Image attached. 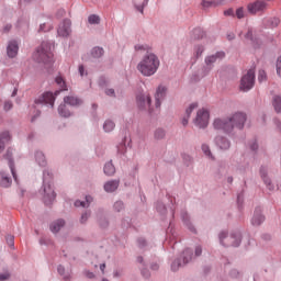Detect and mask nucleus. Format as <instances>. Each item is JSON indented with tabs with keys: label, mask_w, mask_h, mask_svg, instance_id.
I'll use <instances>...</instances> for the list:
<instances>
[{
	"label": "nucleus",
	"mask_w": 281,
	"mask_h": 281,
	"mask_svg": "<svg viewBox=\"0 0 281 281\" xmlns=\"http://www.w3.org/2000/svg\"><path fill=\"white\" fill-rule=\"evenodd\" d=\"M243 201H245V195H243V193H239L237 195V205H238L239 210L243 207Z\"/></svg>",
	"instance_id": "nucleus-56"
},
{
	"label": "nucleus",
	"mask_w": 281,
	"mask_h": 281,
	"mask_svg": "<svg viewBox=\"0 0 281 281\" xmlns=\"http://www.w3.org/2000/svg\"><path fill=\"white\" fill-rule=\"evenodd\" d=\"M35 161L38 166H41V168H45V166H47L45 154H43L41 150L35 151Z\"/></svg>",
	"instance_id": "nucleus-27"
},
{
	"label": "nucleus",
	"mask_w": 281,
	"mask_h": 281,
	"mask_svg": "<svg viewBox=\"0 0 281 281\" xmlns=\"http://www.w3.org/2000/svg\"><path fill=\"white\" fill-rule=\"evenodd\" d=\"M56 85H58L59 90L53 92H44L40 98L35 99V104H44L45 106H49V109H54V102H56V95H60L61 91H67V82L61 76H57L55 78Z\"/></svg>",
	"instance_id": "nucleus-2"
},
{
	"label": "nucleus",
	"mask_w": 281,
	"mask_h": 281,
	"mask_svg": "<svg viewBox=\"0 0 281 281\" xmlns=\"http://www.w3.org/2000/svg\"><path fill=\"white\" fill-rule=\"evenodd\" d=\"M63 227H65V220L59 218L50 224L49 229L53 234H58Z\"/></svg>",
	"instance_id": "nucleus-25"
},
{
	"label": "nucleus",
	"mask_w": 281,
	"mask_h": 281,
	"mask_svg": "<svg viewBox=\"0 0 281 281\" xmlns=\"http://www.w3.org/2000/svg\"><path fill=\"white\" fill-rule=\"evenodd\" d=\"M267 80V72L265 70H259L258 72V81L265 82Z\"/></svg>",
	"instance_id": "nucleus-52"
},
{
	"label": "nucleus",
	"mask_w": 281,
	"mask_h": 281,
	"mask_svg": "<svg viewBox=\"0 0 281 281\" xmlns=\"http://www.w3.org/2000/svg\"><path fill=\"white\" fill-rule=\"evenodd\" d=\"M203 52H205V46L202 44H196L193 48V56L201 58V56H203Z\"/></svg>",
	"instance_id": "nucleus-37"
},
{
	"label": "nucleus",
	"mask_w": 281,
	"mask_h": 281,
	"mask_svg": "<svg viewBox=\"0 0 281 281\" xmlns=\"http://www.w3.org/2000/svg\"><path fill=\"white\" fill-rule=\"evenodd\" d=\"M223 58H225V52H216L211 56H206L204 59L206 67L202 68V77L207 76V74H210L214 67L213 64L216 63V60H223Z\"/></svg>",
	"instance_id": "nucleus-10"
},
{
	"label": "nucleus",
	"mask_w": 281,
	"mask_h": 281,
	"mask_svg": "<svg viewBox=\"0 0 281 281\" xmlns=\"http://www.w3.org/2000/svg\"><path fill=\"white\" fill-rule=\"evenodd\" d=\"M0 186L1 188H10L12 186V178L5 171H0Z\"/></svg>",
	"instance_id": "nucleus-24"
},
{
	"label": "nucleus",
	"mask_w": 281,
	"mask_h": 281,
	"mask_svg": "<svg viewBox=\"0 0 281 281\" xmlns=\"http://www.w3.org/2000/svg\"><path fill=\"white\" fill-rule=\"evenodd\" d=\"M117 153L119 155H126V145L119 146Z\"/></svg>",
	"instance_id": "nucleus-61"
},
{
	"label": "nucleus",
	"mask_w": 281,
	"mask_h": 281,
	"mask_svg": "<svg viewBox=\"0 0 281 281\" xmlns=\"http://www.w3.org/2000/svg\"><path fill=\"white\" fill-rule=\"evenodd\" d=\"M189 122H190V116H186V115L182 116L181 119L182 126H188Z\"/></svg>",
	"instance_id": "nucleus-63"
},
{
	"label": "nucleus",
	"mask_w": 281,
	"mask_h": 281,
	"mask_svg": "<svg viewBox=\"0 0 281 281\" xmlns=\"http://www.w3.org/2000/svg\"><path fill=\"white\" fill-rule=\"evenodd\" d=\"M19 55V42L12 40L9 41L7 45V56L8 58H16Z\"/></svg>",
	"instance_id": "nucleus-17"
},
{
	"label": "nucleus",
	"mask_w": 281,
	"mask_h": 281,
	"mask_svg": "<svg viewBox=\"0 0 281 281\" xmlns=\"http://www.w3.org/2000/svg\"><path fill=\"white\" fill-rule=\"evenodd\" d=\"M277 74L281 78V56L277 59Z\"/></svg>",
	"instance_id": "nucleus-58"
},
{
	"label": "nucleus",
	"mask_w": 281,
	"mask_h": 281,
	"mask_svg": "<svg viewBox=\"0 0 281 281\" xmlns=\"http://www.w3.org/2000/svg\"><path fill=\"white\" fill-rule=\"evenodd\" d=\"M161 61L155 53L145 54L136 66L137 71L145 78H150L159 71Z\"/></svg>",
	"instance_id": "nucleus-1"
},
{
	"label": "nucleus",
	"mask_w": 281,
	"mask_h": 281,
	"mask_svg": "<svg viewBox=\"0 0 281 281\" xmlns=\"http://www.w3.org/2000/svg\"><path fill=\"white\" fill-rule=\"evenodd\" d=\"M229 276H231V278H239V277H240V273H239L238 270L233 269V270H231Z\"/></svg>",
	"instance_id": "nucleus-62"
},
{
	"label": "nucleus",
	"mask_w": 281,
	"mask_h": 281,
	"mask_svg": "<svg viewBox=\"0 0 281 281\" xmlns=\"http://www.w3.org/2000/svg\"><path fill=\"white\" fill-rule=\"evenodd\" d=\"M12 139L9 131H4L0 133V153L5 150V144H8Z\"/></svg>",
	"instance_id": "nucleus-23"
},
{
	"label": "nucleus",
	"mask_w": 281,
	"mask_h": 281,
	"mask_svg": "<svg viewBox=\"0 0 281 281\" xmlns=\"http://www.w3.org/2000/svg\"><path fill=\"white\" fill-rule=\"evenodd\" d=\"M267 5L265 0H256L255 2L248 3L247 11L249 14H260L267 10Z\"/></svg>",
	"instance_id": "nucleus-13"
},
{
	"label": "nucleus",
	"mask_w": 281,
	"mask_h": 281,
	"mask_svg": "<svg viewBox=\"0 0 281 281\" xmlns=\"http://www.w3.org/2000/svg\"><path fill=\"white\" fill-rule=\"evenodd\" d=\"M261 223H265V215L262 214V209L259 206L255 209L252 218H251V225L254 227H259Z\"/></svg>",
	"instance_id": "nucleus-18"
},
{
	"label": "nucleus",
	"mask_w": 281,
	"mask_h": 281,
	"mask_svg": "<svg viewBox=\"0 0 281 281\" xmlns=\"http://www.w3.org/2000/svg\"><path fill=\"white\" fill-rule=\"evenodd\" d=\"M231 117L233 122V126L237 128V131H243L245 128V123L247 122V114L244 112H235Z\"/></svg>",
	"instance_id": "nucleus-12"
},
{
	"label": "nucleus",
	"mask_w": 281,
	"mask_h": 281,
	"mask_svg": "<svg viewBox=\"0 0 281 281\" xmlns=\"http://www.w3.org/2000/svg\"><path fill=\"white\" fill-rule=\"evenodd\" d=\"M83 276H86V278H88V280H93V278H95V273H93L89 270H85Z\"/></svg>",
	"instance_id": "nucleus-57"
},
{
	"label": "nucleus",
	"mask_w": 281,
	"mask_h": 281,
	"mask_svg": "<svg viewBox=\"0 0 281 281\" xmlns=\"http://www.w3.org/2000/svg\"><path fill=\"white\" fill-rule=\"evenodd\" d=\"M13 106H14V103H12V101H10V100H7V101H4L3 110L5 112L12 111Z\"/></svg>",
	"instance_id": "nucleus-51"
},
{
	"label": "nucleus",
	"mask_w": 281,
	"mask_h": 281,
	"mask_svg": "<svg viewBox=\"0 0 281 281\" xmlns=\"http://www.w3.org/2000/svg\"><path fill=\"white\" fill-rule=\"evenodd\" d=\"M272 106H273L276 113H281V97L280 95H274L272 98Z\"/></svg>",
	"instance_id": "nucleus-36"
},
{
	"label": "nucleus",
	"mask_w": 281,
	"mask_h": 281,
	"mask_svg": "<svg viewBox=\"0 0 281 281\" xmlns=\"http://www.w3.org/2000/svg\"><path fill=\"white\" fill-rule=\"evenodd\" d=\"M54 176L49 172V169H45L43 171V186H42V194L43 201L45 205H52L54 201H56V191H54V187L52 186V181Z\"/></svg>",
	"instance_id": "nucleus-3"
},
{
	"label": "nucleus",
	"mask_w": 281,
	"mask_h": 281,
	"mask_svg": "<svg viewBox=\"0 0 281 281\" xmlns=\"http://www.w3.org/2000/svg\"><path fill=\"white\" fill-rule=\"evenodd\" d=\"M254 85H256V71L249 69L247 74L241 77L239 89L240 91H244V93H247V91L254 89Z\"/></svg>",
	"instance_id": "nucleus-8"
},
{
	"label": "nucleus",
	"mask_w": 281,
	"mask_h": 281,
	"mask_svg": "<svg viewBox=\"0 0 281 281\" xmlns=\"http://www.w3.org/2000/svg\"><path fill=\"white\" fill-rule=\"evenodd\" d=\"M57 272L59 273V276H61L64 278V280H69V278H71V274H69V272L66 273L65 272V267L61 266V265H59L57 267Z\"/></svg>",
	"instance_id": "nucleus-43"
},
{
	"label": "nucleus",
	"mask_w": 281,
	"mask_h": 281,
	"mask_svg": "<svg viewBox=\"0 0 281 281\" xmlns=\"http://www.w3.org/2000/svg\"><path fill=\"white\" fill-rule=\"evenodd\" d=\"M202 151L203 154L209 157V159L214 160V155L212 154V150L210 149V145L207 144H202Z\"/></svg>",
	"instance_id": "nucleus-39"
},
{
	"label": "nucleus",
	"mask_w": 281,
	"mask_h": 281,
	"mask_svg": "<svg viewBox=\"0 0 281 281\" xmlns=\"http://www.w3.org/2000/svg\"><path fill=\"white\" fill-rule=\"evenodd\" d=\"M193 124L198 128H207V124H210V112L205 109L199 110L193 120Z\"/></svg>",
	"instance_id": "nucleus-11"
},
{
	"label": "nucleus",
	"mask_w": 281,
	"mask_h": 281,
	"mask_svg": "<svg viewBox=\"0 0 281 281\" xmlns=\"http://www.w3.org/2000/svg\"><path fill=\"white\" fill-rule=\"evenodd\" d=\"M58 114L60 115V117H71V112L69 111V109H67L66 103H61L58 106Z\"/></svg>",
	"instance_id": "nucleus-32"
},
{
	"label": "nucleus",
	"mask_w": 281,
	"mask_h": 281,
	"mask_svg": "<svg viewBox=\"0 0 281 281\" xmlns=\"http://www.w3.org/2000/svg\"><path fill=\"white\" fill-rule=\"evenodd\" d=\"M245 38L247 41H251V43L255 47L260 46V41L258 38H254V31L251 29L248 30V32L245 35Z\"/></svg>",
	"instance_id": "nucleus-34"
},
{
	"label": "nucleus",
	"mask_w": 281,
	"mask_h": 281,
	"mask_svg": "<svg viewBox=\"0 0 281 281\" xmlns=\"http://www.w3.org/2000/svg\"><path fill=\"white\" fill-rule=\"evenodd\" d=\"M213 128H215V131H222V133H225L226 135H234L235 127L231 116H228L224 119H215L213 121Z\"/></svg>",
	"instance_id": "nucleus-6"
},
{
	"label": "nucleus",
	"mask_w": 281,
	"mask_h": 281,
	"mask_svg": "<svg viewBox=\"0 0 281 281\" xmlns=\"http://www.w3.org/2000/svg\"><path fill=\"white\" fill-rule=\"evenodd\" d=\"M117 188H120V180H109L103 186L104 191L108 192L109 194L115 192Z\"/></svg>",
	"instance_id": "nucleus-22"
},
{
	"label": "nucleus",
	"mask_w": 281,
	"mask_h": 281,
	"mask_svg": "<svg viewBox=\"0 0 281 281\" xmlns=\"http://www.w3.org/2000/svg\"><path fill=\"white\" fill-rule=\"evenodd\" d=\"M181 218H182V222L184 223L186 227H188L189 232H192V234H196V228L190 221V215L188 214V212L182 211Z\"/></svg>",
	"instance_id": "nucleus-21"
},
{
	"label": "nucleus",
	"mask_w": 281,
	"mask_h": 281,
	"mask_svg": "<svg viewBox=\"0 0 281 281\" xmlns=\"http://www.w3.org/2000/svg\"><path fill=\"white\" fill-rule=\"evenodd\" d=\"M89 218H91V211H86L85 213L81 214L79 222L81 225H86Z\"/></svg>",
	"instance_id": "nucleus-44"
},
{
	"label": "nucleus",
	"mask_w": 281,
	"mask_h": 281,
	"mask_svg": "<svg viewBox=\"0 0 281 281\" xmlns=\"http://www.w3.org/2000/svg\"><path fill=\"white\" fill-rule=\"evenodd\" d=\"M166 95H168V88L164 85L157 87L155 92V108L161 109V102L166 100Z\"/></svg>",
	"instance_id": "nucleus-14"
},
{
	"label": "nucleus",
	"mask_w": 281,
	"mask_h": 281,
	"mask_svg": "<svg viewBox=\"0 0 281 281\" xmlns=\"http://www.w3.org/2000/svg\"><path fill=\"white\" fill-rule=\"evenodd\" d=\"M4 159H8L9 168L15 182H18L16 171L14 170V160L12 159V150L8 149Z\"/></svg>",
	"instance_id": "nucleus-20"
},
{
	"label": "nucleus",
	"mask_w": 281,
	"mask_h": 281,
	"mask_svg": "<svg viewBox=\"0 0 281 281\" xmlns=\"http://www.w3.org/2000/svg\"><path fill=\"white\" fill-rule=\"evenodd\" d=\"M88 23L90 25H100V18L98 14H91L88 16Z\"/></svg>",
	"instance_id": "nucleus-40"
},
{
	"label": "nucleus",
	"mask_w": 281,
	"mask_h": 281,
	"mask_svg": "<svg viewBox=\"0 0 281 281\" xmlns=\"http://www.w3.org/2000/svg\"><path fill=\"white\" fill-rule=\"evenodd\" d=\"M123 271L122 270H114L113 271V278H122Z\"/></svg>",
	"instance_id": "nucleus-64"
},
{
	"label": "nucleus",
	"mask_w": 281,
	"mask_h": 281,
	"mask_svg": "<svg viewBox=\"0 0 281 281\" xmlns=\"http://www.w3.org/2000/svg\"><path fill=\"white\" fill-rule=\"evenodd\" d=\"M214 142L215 146H217L220 150H229V148H232V142L223 135L216 136Z\"/></svg>",
	"instance_id": "nucleus-16"
},
{
	"label": "nucleus",
	"mask_w": 281,
	"mask_h": 281,
	"mask_svg": "<svg viewBox=\"0 0 281 281\" xmlns=\"http://www.w3.org/2000/svg\"><path fill=\"white\" fill-rule=\"evenodd\" d=\"M58 36H61V38H67L69 34H71V20L65 19L57 30Z\"/></svg>",
	"instance_id": "nucleus-15"
},
{
	"label": "nucleus",
	"mask_w": 281,
	"mask_h": 281,
	"mask_svg": "<svg viewBox=\"0 0 281 281\" xmlns=\"http://www.w3.org/2000/svg\"><path fill=\"white\" fill-rule=\"evenodd\" d=\"M134 49L140 54H153V47H150L148 44H136Z\"/></svg>",
	"instance_id": "nucleus-28"
},
{
	"label": "nucleus",
	"mask_w": 281,
	"mask_h": 281,
	"mask_svg": "<svg viewBox=\"0 0 281 281\" xmlns=\"http://www.w3.org/2000/svg\"><path fill=\"white\" fill-rule=\"evenodd\" d=\"M137 245H138L139 249H148V243L146 241V239L144 237H140L137 239Z\"/></svg>",
	"instance_id": "nucleus-46"
},
{
	"label": "nucleus",
	"mask_w": 281,
	"mask_h": 281,
	"mask_svg": "<svg viewBox=\"0 0 281 281\" xmlns=\"http://www.w3.org/2000/svg\"><path fill=\"white\" fill-rule=\"evenodd\" d=\"M148 1H150V0H144L142 2V4H135L134 3L135 10H137V12H140V14H144V8H146V5H148Z\"/></svg>",
	"instance_id": "nucleus-45"
},
{
	"label": "nucleus",
	"mask_w": 281,
	"mask_h": 281,
	"mask_svg": "<svg viewBox=\"0 0 281 281\" xmlns=\"http://www.w3.org/2000/svg\"><path fill=\"white\" fill-rule=\"evenodd\" d=\"M218 239L223 247H240L243 234L239 231H234L231 234L227 231H222L218 233Z\"/></svg>",
	"instance_id": "nucleus-5"
},
{
	"label": "nucleus",
	"mask_w": 281,
	"mask_h": 281,
	"mask_svg": "<svg viewBox=\"0 0 281 281\" xmlns=\"http://www.w3.org/2000/svg\"><path fill=\"white\" fill-rule=\"evenodd\" d=\"M203 8H216V5H221V3L214 0H202Z\"/></svg>",
	"instance_id": "nucleus-42"
},
{
	"label": "nucleus",
	"mask_w": 281,
	"mask_h": 281,
	"mask_svg": "<svg viewBox=\"0 0 281 281\" xmlns=\"http://www.w3.org/2000/svg\"><path fill=\"white\" fill-rule=\"evenodd\" d=\"M103 131L104 133H112V131H115V122L113 120H105L103 123Z\"/></svg>",
	"instance_id": "nucleus-33"
},
{
	"label": "nucleus",
	"mask_w": 281,
	"mask_h": 281,
	"mask_svg": "<svg viewBox=\"0 0 281 281\" xmlns=\"http://www.w3.org/2000/svg\"><path fill=\"white\" fill-rule=\"evenodd\" d=\"M92 58H102L104 56V48L100 46H95L91 50Z\"/></svg>",
	"instance_id": "nucleus-35"
},
{
	"label": "nucleus",
	"mask_w": 281,
	"mask_h": 281,
	"mask_svg": "<svg viewBox=\"0 0 281 281\" xmlns=\"http://www.w3.org/2000/svg\"><path fill=\"white\" fill-rule=\"evenodd\" d=\"M91 203H93V196L86 195L85 201L77 200L75 202V207H89V205H91Z\"/></svg>",
	"instance_id": "nucleus-30"
},
{
	"label": "nucleus",
	"mask_w": 281,
	"mask_h": 281,
	"mask_svg": "<svg viewBox=\"0 0 281 281\" xmlns=\"http://www.w3.org/2000/svg\"><path fill=\"white\" fill-rule=\"evenodd\" d=\"M153 99L150 98V93L140 92L136 95V105L139 111H148L149 115L153 114Z\"/></svg>",
	"instance_id": "nucleus-9"
},
{
	"label": "nucleus",
	"mask_w": 281,
	"mask_h": 281,
	"mask_svg": "<svg viewBox=\"0 0 281 281\" xmlns=\"http://www.w3.org/2000/svg\"><path fill=\"white\" fill-rule=\"evenodd\" d=\"M195 109H199V103H191L187 109H186V116L191 117L192 113L194 112Z\"/></svg>",
	"instance_id": "nucleus-41"
},
{
	"label": "nucleus",
	"mask_w": 281,
	"mask_h": 281,
	"mask_svg": "<svg viewBox=\"0 0 281 281\" xmlns=\"http://www.w3.org/2000/svg\"><path fill=\"white\" fill-rule=\"evenodd\" d=\"M5 240L9 247H14V235H7Z\"/></svg>",
	"instance_id": "nucleus-53"
},
{
	"label": "nucleus",
	"mask_w": 281,
	"mask_h": 281,
	"mask_svg": "<svg viewBox=\"0 0 281 281\" xmlns=\"http://www.w3.org/2000/svg\"><path fill=\"white\" fill-rule=\"evenodd\" d=\"M236 16L237 19H245V9L243 7L236 10Z\"/></svg>",
	"instance_id": "nucleus-54"
},
{
	"label": "nucleus",
	"mask_w": 281,
	"mask_h": 281,
	"mask_svg": "<svg viewBox=\"0 0 281 281\" xmlns=\"http://www.w3.org/2000/svg\"><path fill=\"white\" fill-rule=\"evenodd\" d=\"M114 212H122L124 210V202L122 201H116L113 205Z\"/></svg>",
	"instance_id": "nucleus-48"
},
{
	"label": "nucleus",
	"mask_w": 281,
	"mask_h": 281,
	"mask_svg": "<svg viewBox=\"0 0 281 281\" xmlns=\"http://www.w3.org/2000/svg\"><path fill=\"white\" fill-rule=\"evenodd\" d=\"M154 137H155V139H157V140L165 139V137H166V130H164V128H161V127H158V128L154 132Z\"/></svg>",
	"instance_id": "nucleus-38"
},
{
	"label": "nucleus",
	"mask_w": 281,
	"mask_h": 281,
	"mask_svg": "<svg viewBox=\"0 0 281 281\" xmlns=\"http://www.w3.org/2000/svg\"><path fill=\"white\" fill-rule=\"evenodd\" d=\"M53 47L52 43L42 42L41 46L33 55L34 60H36V63H43L44 65H54Z\"/></svg>",
	"instance_id": "nucleus-4"
},
{
	"label": "nucleus",
	"mask_w": 281,
	"mask_h": 281,
	"mask_svg": "<svg viewBox=\"0 0 281 281\" xmlns=\"http://www.w3.org/2000/svg\"><path fill=\"white\" fill-rule=\"evenodd\" d=\"M259 172H260V177H261L263 183L266 184V187L268 188V190H270V192H273V190H276V186H273V183H271V179H269V177L267 176V167H261Z\"/></svg>",
	"instance_id": "nucleus-19"
},
{
	"label": "nucleus",
	"mask_w": 281,
	"mask_h": 281,
	"mask_svg": "<svg viewBox=\"0 0 281 281\" xmlns=\"http://www.w3.org/2000/svg\"><path fill=\"white\" fill-rule=\"evenodd\" d=\"M192 260H194V255L192 252V249L190 248L184 249L180 258L171 262V271H179L181 267H186V265H188L189 262H192Z\"/></svg>",
	"instance_id": "nucleus-7"
},
{
	"label": "nucleus",
	"mask_w": 281,
	"mask_h": 281,
	"mask_svg": "<svg viewBox=\"0 0 281 281\" xmlns=\"http://www.w3.org/2000/svg\"><path fill=\"white\" fill-rule=\"evenodd\" d=\"M5 280H10V273L9 272L0 273V281H5Z\"/></svg>",
	"instance_id": "nucleus-60"
},
{
	"label": "nucleus",
	"mask_w": 281,
	"mask_h": 281,
	"mask_svg": "<svg viewBox=\"0 0 281 281\" xmlns=\"http://www.w3.org/2000/svg\"><path fill=\"white\" fill-rule=\"evenodd\" d=\"M50 30H54L52 24L43 23L40 25L38 32H49Z\"/></svg>",
	"instance_id": "nucleus-47"
},
{
	"label": "nucleus",
	"mask_w": 281,
	"mask_h": 281,
	"mask_svg": "<svg viewBox=\"0 0 281 281\" xmlns=\"http://www.w3.org/2000/svg\"><path fill=\"white\" fill-rule=\"evenodd\" d=\"M205 36V31L201 27H195L191 31L192 41H201Z\"/></svg>",
	"instance_id": "nucleus-29"
},
{
	"label": "nucleus",
	"mask_w": 281,
	"mask_h": 281,
	"mask_svg": "<svg viewBox=\"0 0 281 281\" xmlns=\"http://www.w3.org/2000/svg\"><path fill=\"white\" fill-rule=\"evenodd\" d=\"M249 148L252 150V153H256V150H258V142L256 139L251 140L249 143Z\"/></svg>",
	"instance_id": "nucleus-55"
},
{
	"label": "nucleus",
	"mask_w": 281,
	"mask_h": 281,
	"mask_svg": "<svg viewBox=\"0 0 281 281\" xmlns=\"http://www.w3.org/2000/svg\"><path fill=\"white\" fill-rule=\"evenodd\" d=\"M64 104H69V106H80L82 100L78 99V97L69 95L64 98Z\"/></svg>",
	"instance_id": "nucleus-26"
},
{
	"label": "nucleus",
	"mask_w": 281,
	"mask_h": 281,
	"mask_svg": "<svg viewBox=\"0 0 281 281\" xmlns=\"http://www.w3.org/2000/svg\"><path fill=\"white\" fill-rule=\"evenodd\" d=\"M156 210L159 212V214H166V205L161 202L156 203Z\"/></svg>",
	"instance_id": "nucleus-49"
},
{
	"label": "nucleus",
	"mask_w": 281,
	"mask_h": 281,
	"mask_svg": "<svg viewBox=\"0 0 281 281\" xmlns=\"http://www.w3.org/2000/svg\"><path fill=\"white\" fill-rule=\"evenodd\" d=\"M203 254V248L201 246L195 247L194 257L199 258Z\"/></svg>",
	"instance_id": "nucleus-59"
},
{
	"label": "nucleus",
	"mask_w": 281,
	"mask_h": 281,
	"mask_svg": "<svg viewBox=\"0 0 281 281\" xmlns=\"http://www.w3.org/2000/svg\"><path fill=\"white\" fill-rule=\"evenodd\" d=\"M99 225L102 229H106L109 227V220L106 217L99 218Z\"/></svg>",
	"instance_id": "nucleus-50"
},
{
	"label": "nucleus",
	"mask_w": 281,
	"mask_h": 281,
	"mask_svg": "<svg viewBox=\"0 0 281 281\" xmlns=\"http://www.w3.org/2000/svg\"><path fill=\"white\" fill-rule=\"evenodd\" d=\"M103 172L106 177H113V175H115V166L113 165V161L110 160L104 165Z\"/></svg>",
	"instance_id": "nucleus-31"
}]
</instances>
